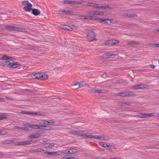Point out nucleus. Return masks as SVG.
Wrapping results in <instances>:
<instances>
[{"label": "nucleus", "mask_w": 159, "mask_h": 159, "mask_svg": "<svg viewBox=\"0 0 159 159\" xmlns=\"http://www.w3.org/2000/svg\"><path fill=\"white\" fill-rule=\"evenodd\" d=\"M87 5L89 7H91L94 8L101 9H111L113 8L114 7V6L113 5H103L101 6L98 4L93 3H89L87 4Z\"/></svg>", "instance_id": "f257e3e1"}, {"label": "nucleus", "mask_w": 159, "mask_h": 159, "mask_svg": "<svg viewBox=\"0 0 159 159\" xmlns=\"http://www.w3.org/2000/svg\"><path fill=\"white\" fill-rule=\"evenodd\" d=\"M96 35L94 32L89 31L87 34L86 39L88 41L92 42L96 40Z\"/></svg>", "instance_id": "f03ea898"}, {"label": "nucleus", "mask_w": 159, "mask_h": 159, "mask_svg": "<svg viewBox=\"0 0 159 159\" xmlns=\"http://www.w3.org/2000/svg\"><path fill=\"white\" fill-rule=\"evenodd\" d=\"M22 4L25 7L23 8L25 11L27 12H30L32 9V4L29 2L28 1H25L21 2Z\"/></svg>", "instance_id": "7ed1b4c3"}, {"label": "nucleus", "mask_w": 159, "mask_h": 159, "mask_svg": "<svg viewBox=\"0 0 159 159\" xmlns=\"http://www.w3.org/2000/svg\"><path fill=\"white\" fill-rule=\"evenodd\" d=\"M98 20L99 23L102 24H105L107 25L111 24L113 21L112 20L109 19L108 18L104 19L103 18H95L94 20Z\"/></svg>", "instance_id": "20e7f679"}, {"label": "nucleus", "mask_w": 159, "mask_h": 159, "mask_svg": "<svg viewBox=\"0 0 159 159\" xmlns=\"http://www.w3.org/2000/svg\"><path fill=\"white\" fill-rule=\"evenodd\" d=\"M60 27L62 29L64 30H66L70 31L72 29L77 28L76 26L74 25H73L72 27H70L68 25H60Z\"/></svg>", "instance_id": "39448f33"}, {"label": "nucleus", "mask_w": 159, "mask_h": 159, "mask_svg": "<svg viewBox=\"0 0 159 159\" xmlns=\"http://www.w3.org/2000/svg\"><path fill=\"white\" fill-rule=\"evenodd\" d=\"M140 42L137 41H131L129 42L126 45L129 47H134L139 45Z\"/></svg>", "instance_id": "423d86ee"}, {"label": "nucleus", "mask_w": 159, "mask_h": 159, "mask_svg": "<svg viewBox=\"0 0 159 159\" xmlns=\"http://www.w3.org/2000/svg\"><path fill=\"white\" fill-rule=\"evenodd\" d=\"M64 3L72 5H79L82 3L81 2L79 1L66 0L64 1Z\"/></svg>", "instance_id": "0eeeda50"}, {"label": "nucleus", "mask_w": 159, "mask_h": 159, "mask_svg": "<svg viewBox=\"0 0 159 159\" xmlns=\"http://www.w3.org/2000/svg\"><path fill=\"white\" fill-rule=\"evenodd\" d=\"M24 125L33 129H40V125L39 124H30L27 123H26Z\"/></svg>", "instance_id": "6e6552de"}, {"label": "nucleus", "mask_w": 159, "mask_h": 159, "mask_svg": "<svg viewBox=\"0 0 159 159\" xmlns=\"http://www.w3.org/2000/svg\"><path fill=\"white\" fill-rule=\"evenodd\" d=\"M15 60V58H14L11 57L9 56H7L5 55L3 56L1 58H0V60H7L9 61V62L10 61H14Z\"/></svg>", "instance_id": "1a4fd4ad"}, {"label": "nucleus", "mask_w": 159, "mask_h": 159, "mask_svg": "<svg viewBox=\"0 0 159 159\" xmlns=\"http://www.w3.org/2000/svg\"><path fill=\"white\" fill-rule=\"evenodd\" d=\"M21 113L23 114L28 115H41V113L39 112H33L28 111H21Z\"/></svg>", "instance_id": "9d476101"}, {"label": "nucleus", "mask_w": 159, "mask_h": 159, "mask_svg": "<svg viewBox=\"0 0 159 159\" xmlns=\"http://www.w3.org/2000/svg\"><path fill=\"white\" fill-rule=\"evenodd\" d=\"M32 140H26L24 141L16 143V144L18 145H25L29 144L31 143Z\"/></svg>", "instance_id": "9b49d317"}, {"label": "nucleus", "mask_w": 159, "mask_h": 159, "mask_svg": "<svg viewBox=\"0 0 159 159\" xmlns=\"http://www.w3.org/2000/svg\"><path fill=\"white\" fill-rule=\"evenodd\" d=\"M85 132L84 131L79 130V136H80L84 138H88L89 133Z\"/></svg>", "instance_id": "f8f14e48"}, {"label": "nucleus", "mask_w": 159, "mask_h": 159, "mask_svg": "<svg viewBox=\"0 0 159 159\" xmlns=\"http://www.w3.org/2000/svg\"><path fill=\"white\" fill-rule=\"evenodd\" d=\"M119 95L121 97H125L126 96H131L132 95V93L130 92H121L119 93Z\"/></svg>", "instance_id": "ddd939ff"}, {"label": "nucleus", "mask_w": 159, "mask_h": 159, "mask_svg": "<svg viewBox=\"0 0 159 159\" xmlns=\"http://www.w3.org/2000/svg\"><path fill=\"white\" fill-rule=\"evenodd\" d=\"M79 18L81 19H86L89 20L93 19V18L92 16L82 15L79 16Z\"/></svg>", "instance_id": "4468645a"}, {"label": "nucleus", "mask_w": 159, "mask_h": 159, "mask_svg": "<svg viewBox=\"0 0 159 159\" xmlns=\"http://www.w3.org/2000/svg\"><path fill=\"white\" fill-rule=\"evenodd\" d=\"M88 138H89L90 139H100L101 140L102 139V138L103 137H102L100 135H92L91 134H89V135Z\"/></svg>", "instance_id": "2eb2a0df"}, {"label": "nucleus", "mask_w": 159, "mask_h": 159, "mask_svg": "<svg viewBox=\"0 0 159 159\" xmlns=\"http://www.w3.org/2000/svg\"><path fill=\"white\" fill-rule=\"evenodd\" d=\"M10 67L12 68H16L19 67L21 65L17 62H11Z\"/></svg>", "instance_id": "dca6fc26"}, {"label": "nucleus", "mask_w": 159, "mask_h": 159, "mask_svg": "<svg viewBox=\"0 0 159 159\" xmlns=\"http://www.w3.org/2000/svg\"><path fill=\"white\" fill-rule=\"evenodd\" d=\"M42 124H39L40 125V129H44L45 127H46L48 126V121L46 120H42Z\"/></svg>", "instance_id": "f3484780"}, {"label": "nucleus", "mask_w": 159, "mask_h": 159, "mask_svg": "<svg viewBox=\"0 0 159 159\" xmlns=\"http://www.w3.org/2000/svg\"><path fill=\"white\" fill-rule=\"evenodd\" d=\"M117 54L115 53V54H108V53L106 54L103 55V57L104 58H112L114 57H115Z\"/></svg>", "instance_id": "a211bd4d"}, {"label": "nucleus", "mask_w": 159, "mask_h": 159, "mask_svg": "<svg viewBox=\"0 0 159 159\" xmlns=\"http://www.w3.org/2000/svg\"><path fill=\"white\" fill-rule=\"evenodd\" d=\"M144 85L143 84L136 85L132 86L131 88L132 89H142L144 87Z\"/></svg>", "instance_id": "6ab92c4d"}, {"label": "nucleus", "mask_w": 159, "mask_h": 159, "mask_svg": "<svg viewBox=\"0 0 159 159\" xmlns=\"http://www.w3.org/2000/svg\"><path fill=\"white\" fill-rule=\"evenodd\" d=\"M6 28L9 30L16 31L17 27L13 26L10 25H7L5 26Z\"/></svg>", "instance_id": "aec40b11"}, {"label": "nucleus", "mask_w": 159, "mask_h": 159, "mask_svg": "<svg viewBox=\"0 0 159 159\" xmlns=\"http://www.w3.org/2000/svg\"><path fill=\"white\" fill-rule=\"evenodd\" d=\"M90 91L91 92H92L94 93H103V92H104V90H102L96 89H90Z\"/></svg>", "instance_id": "412c9836"}, {"label": "nucleus", "mask_w": 159, "mask_h": 159, "mask_svg": "<svg viewBox=\"0 0 159 159\" xmlns=\"http://www.w3.org/2000/svg\"><path fill=\"white\" fill-rule=\"evenodd\" d=\"M11 62L7 60L3 61L1 62V65L3 67H7L10 66Z\"/></svg>", "instance_id": "4be33fe9"}, {"label": "nucleus", "mask_w": 159, "mask_h": 159, "mask_svg": "<svg viewBox=\"0 0 159 159\" xmlns=\"http://www.w3.org/2000/svg\"><path fill=\"white\" fill-rule=\"evenodd\" d=\"M59 13L61 14H72L73 12L72 11H60Z\"/></svg>", "instance_id": "5701e85b"}, {"label": "nucleus", "mask_w": 159, "mask_h": 159, "mask_svg": "<svg viewBox=\"0 0 159 159\" xmlns=\"http://www.w3.org/2000/svg\"><path fill=\"white\" fill-rule=\"evenodd\" d=\"M42 73L38 72L33 74L32 77L34 79H40L41 77Z\"/></svg>", "instance_id": "b1692460"}, {"label": "nucleus", "mask_w": 159, "mask_h": 159, "mask_svg": "<svg viewBox=\"0 0 159 159\" xmlns=\"http://www.w3.org/2000/svg\"><path fill=\"white\" fill-rule=\"evenodd\" d=\"M32 13L35 16H37L40 13V11L37 9H32Z\"/></svg>", "instance_id": "393cba45"}, {"label": "nucleus", "mask_w": 159, "mask_h": 159, "mask_svg": "<svg viewBox=\"0 0 159 159\" xmlns=\"http://www.w3.org/2000/svg\"><path fill=\"white\" fill-rule=\"evenodd\" d=\"M40 137V135L38 134H32L29 136L30 139L37 138Z\"/></svg>", "instance_id": "a878e982"}, {"label": "nucleus", "mask_w": 159, "mask_h": 159, "mask_svg": "<svg viewBox=\"0 0 159 159\" xmlns=\"http://www.w3.org/2000/svg\"><path fill=\"white\" fill-rule=\"evenodd\" d=\"M73 43L71 44H69L68 45H67V47H69L68 49H78V47L74 46V45L73 44Z\"/></svg>", "instance_id": "bb28decb"}, {"label": "nucleus", "mask_w": 159, "mask_h": 159, "mask_svg": "<svg viewBox=\"0 0 159 159\" xmlns=\"http://www.w3.org/2000/svg\"><path fill=\"white\" fill-rule=\"evenodd\" d=\"M69 134H72L75 136H79V131H71L69 132Z\"/></svg>", "instance_id": "cd10ccee"}, {"label": "nucleus", "mask_w": 159, "mask_h": 159, "mask_svg": "<svg viewBox=\"0 0 159 159\" xmlns=\"http://www.w3.org/2000/svg\"><path fill=\"white\" fill-rule=\"evenodd\" d=\"M41 77L40 80H47L48 78V75L44 73H42Z\"/></svg>", "instance_id": "c85d7f7f"}, {"label": "nucleus", "mask_w": 159, "mask_h": 159, "mask_svg": "<svg viewBox=\"0 0 159 159\" xmlns=\"http://www.w3.org/2000/svg\"><path fill=\"white\" fill-rule=\"evenodd\" d=\"M44 151V150L41 149V148H38L36 149H33L32 151L34 152H43Z\"/></svg>", "instance_id": "c756f323"}, {"label": "nucleus", "mask_w": 159, "mask_h": 159, "mask_svg": "<svg viewBox=\"0 0 159 159\" xmlns=\"http://www.w3.org/2000/svg\"><path fill=\"white\" fill-rule=\"evenodd\" d=\"M75 86H77V87H76V89H79L80 88H82L84 86V85L80 84V82H77L75 84Z\"/></svg>", "instance_id": "7c9ffc66"}, {"label": "nucleus", "mask_w": 159, "mask_h": 159, "mask_svg": "<svg viewBox=\"0 0 159 159\" xmlns=\"http://www.w3.org/2000/svg\"><path fill=\"white\" fill-rule=\"evenodd\" d=\"M16 31L25 33H26L27 32V31L25 29L18 27H17L16 30Z\"/></svg>", "instance_id": "2f4dec72"}, {"label": "nucleus", "mask_w": 159, "mask_h": 159, "mask_svg": "<svg viewBox=\"0 0 159 159\" xmlns=\"http://www.w3.org/2000/svg\"><path fill=\"white\" fill-rule=\"evenodd\" d=\"M61 155V151H58L57 152H52V155L53 156H57Z\"/></svg>", "instance_id": "473e14b6"}, {"label": "nucleus", "mask_w": 159, "mask_h": 159, "mask_svg": "<svg viewBox=\"0 0 159 159\" xmlns=\"http://www.w3.org/2000/svg\"><path fill=\"white\" fill-rule=\"evenodd\" d=\"M69 150L68 149L63 150L62 151H61V154H67L68 153H69Z\"/></svg>", "instance_id": "72a5a7b5"}, {"label": "nucleus", "mask_w": 159, "mask_h": 159, "mask_svg": "<svg viewBox=\"0 0 159 159\" xmlns=\"http://www.w3.org/2000/svg\"><path fill=\"white\" fill-rule=\"evenodd\" d=\"M120 41L116 39L111 40V45L117 44L119 43Z\"/></svg>", "instance_id": "f704fd0d"}, {"label": "nucleus", "mask_w": 159, "mask_h": 159, "mask_svg": "<svg viewBox=\"0 0 159 159\" xmlns=\"http://www.w3.org/2000/svg\"><path fill=\"white\" fill-rule=\"evenodd\" d=\"M125 16L127 17H134L135 16H136L137 15H136L135 14H126L125 15Z\"/></svg>", "instance_id": "c9c22d12"}, {"label": "nucleus", "mask_w": 159, "mask_h": 159, "mask_svg": "<svg viewBox=\"0 0 159 159\" xmlns=\"http://www.w3.org/2000/svg\"><path fill=\"white\" fill-rule=\"evenodd\" d=\"M70 154H73L77 152V151L76 149L75 148H70L69 150Z\"/></svg>", "instance_id": "e433bc0d"}, {"label": "nucleus", "mask_w": 159, "mask_h": 159, "mask_svg": "<svg viewBox=\"0 0 159 159\" xmlns=\"http://www.w3.org/2000/svg\"><path fill=\"white\" fill-rule=\"evenodd\" d=\"M103 43L106 45H111V40L105 41Z\"/></svg>", "instance_id": "4c0bfd02"}, {"label": "nucleus", "mask_w": 159, "mask_h": 159, "mask_svg": "<svg viewBox=\"0 0 159 159\" xmlns=\"http://www.w3.org/2000/svg\"><path fill=\"white\" fill-rule=\"evenodd\" d=\"M14 141L12 140L11 139H8L7 140H6L4 141V143L5 144H9L11 143H13Z\"/></svg>", "instance_id": "58836bf2"}, {"label": "nucleus", "mask_w": 159, "mask_h": 159, "mask_svg": "<svg viewBox=\"0 0 159 159\" xmlns=\"http://www.w3.org/2000/svg\"><path fill=\"white\" fill-rule=\"evenodd\" d=\"M126 82V80H123L122 79H120L119 80H117L116 81V82L117 83H123Z\"/></svg>", "instance_id": "ea45409f"}, {"label": "nucleus", "mask_w": 159, "mask_h": 159, "mask_svg": "<svg viewBox=\"0 0 159 159\" xmlns=\"http://www.w3.org/2000/svg\"><path fill=\"white\" fill-rule=\"evenodd\" d=\"M148 46L150 47H156V43H150L148 44Z\"/></svg>", "instance_id": "a19ab883"}, {"label": "nucleus", "mask_w": 159, "mask_h": 159, "mask_svg": "<svg viewBox=\"0 0 159 159\" xmlns=\"http://www.w3.org/2000/svg\"><path fill=\"white\" fill-rule=\"evenodd\" d=\"M99 144L102 147H106V146H107V144L104 142H100L99 143Z\"/></svg>", "instance_id": "79ce46f5"}, {"label": "nucleus", "mask_w": 159, "mask_h": 159, "mask_svg": "<svg viewBox=\"0 0 159 159\" xmlns=\"http://www.w3.org/2000/svg\"><path fill=\"white\" fill-rule=\"evenodd\" d=\"M6 116L4 114L0 115V120L5 119L6 118Z\"/></svg>", "instance_id": "37998d69"}, {"label": "nucleus", "mask_w": 159, "mask_h": 159, "mask_svg": "<svg viewBox=\"0 0 159 159\" xmlns=\"http://www.w3.org/2000/svg\"><path fill=\"white\" fill-rule=\"evenodd\" d=\"M53 124H54V121L52 120H50L49 121H48L47 124L48 125H52Z\"/></svg>", "instance_id": "c03bdc74"}, {"label": "nucleus", "mask_w": 159, "mask_h": 159, "mask_svg": "<svg viewBox=\"0 0 159 159\" xmlns=\"http://www.w3.org/2000/svg\"><path fill=\"white\" fill-rule=\"evenodd\" d=\"M115 148L113 146H110V148L108 149V150H110L111 151H113L115 150Z\"/></svg>", "instance_id": "a18cd8bd"}, {"label": "nucleus", "mask_w": 159, "mask_h": 159, "mask_svg": "<svg viewBox=\"0 0 159 159\" xmlns=\"http://www.w3.org/2000/svg\"><path fill=\"white\" fill-rule=\"evenodd\" d=\"M148 115L147 113H142L141 114V117H145V118H147L148 117Z\"/></svg>", "instance_id": "49530a36"}, {"label": "nucleus", "mask_w": 159, "mask_h": 159, "mask_svg": "<svg viewBox=\"0 0 159 159\" xmlns=\"http://www.w3.org/2000/svg\"><path fill=\"white\" fill-rule=\"evenodd\" d=\"M94 11L90 10L88 12V14L91 15H94Z\"/></svg>", "instance_id": "de8ad7c7"}, {"label": "nucleus", "mask_w": 159, "mask_h": 159, "mask_svg": "<svg viewBox=\"0 0 159 159\" xmlns=\"http://www.w3.org/2000/svg\"><path fill=\"white\" fill-rule=\"evenodd\" d=\"M54 124H53V125H56V126L60 124L61 123V122L60 121H56L55 122H54Z\"/></svg>", "instance_id": "09e8293b"}, {"label": "nucleus", "mask_w": 159, "mask_h": 159, "mask_svg": "<svg viewBox=\"0 0 159 159\" xmlns=\"http://www.w3.org/2000/svg\"><path fill=\"white\" fill-rule=\"evenodd\" d=\"M102 137H103L102 138V140H103L105 141H107L109 139V138L107 137H104V136H102Z\"/></svg>", "instance_id": "8fccbe9b"}, {"label": "nucleus", "mask_w": 159, "mask_h": 159, "mask_svg": "<svg viewBox=\"0 0 159 159\" xmlns=\"http://www.w3.org/2000/svg\"><path fill=\"white\" fill-rule=\"evenodd\" d=\"M21 129H22L25 131H28L29 130V129L26 127H21Z\"/></svg>", "instance_id": "3c124183"}, {"label": "nucleus", "mask_w": 159, "mask_h": 159, "mask_svg": "<svg viewBox=\"0 0 159 159\" xmlns=\"http://www.w3.org/2000/svg\"><path fill=\"white\" fill-rule=\"evenodd\" d=\"M54 145V143H49L48 144V147L50 148H51L52 147H53Z\"/></svg>", "instance_id": "603ef678"}, {"label": "nucleus", "mask_w": 159, "mask_h": 159, "mask_svg": "<svg viewBox=\"0 0 159 159\" xmlns=\"http://www.w3.org/2000/svg\"><path fill=\"white\" fill-rule=\"evenodd\" d=\"M148 117H153L154 116V113L148 114Z\"/></svg>", "instance_id": "864d4df0"}, {"label": "nucleus", "mask_w": 159, "mask_h": 159, "mask_svg": "<svg viewBox=\"0 0 159 159\" xmlns=\"http://www.w3.org/2000/svg\"><path fill=\"white\" fill-rule=\"evenodd\" d=\"M98 11H94V15L97 16L98 15Z\"/></svg>", "instance_id": "5fc2aeb1"}, {"label": "nucleus", "mask_w": 159, "mask_h": 159, "mask_svg": "<svg viewBox=\"0 0 159 159\" xmlns=\"http://www.w3.org/2000/svg\"><path fill=\"white\" fill-rule=\"evenodd\" d=\"M0 135H5L6 134V132L4 131H0Z\"/></svg>", "instance_id": "6e6d98bb"}, {"label": "nucleus", "mask_w": 159, "mask_h": 159, "mask_svg": "<svg viewBox=\"0 0 159 159\" xmlns=\"http://www.w3.org/2000/svg\"><path fill=\"white\" fill-rule=\"evenodd\" d=\"M21 127L17 126H14L13 128L15 129H21Z\"/></svg>", "instance_id": "4d7b16f0"}, {"label": "nucleus", "mask_w": 159, "mask_h": 159, "mask_svg": "<svg viewBox=\"0 0 159 159\" xmlns=\"http://www.w3.org/2000/svg\"><path fill=\"white\" fill-rule=\"evenodd\" d=\"M5 98L7 99H10V100H14V99L12 98L11 97H8V96L5 97Z\"/></svg>", "instance_id": "13d9d810"}, {"label": "nucleus", "mask_w": 159, "mask_h": 159, "mask_svg": "<svg viewBox=\"0 0 159 159\" xmlns=\"http://www.w3.org/2000/svg\"><path fill=\"white\" fill-rule=\"evenodd\" d=\"M78 157L76 156V157H70L69 159H78Z\"/></svg>", "instance_id": "bf43d9fd"}, {"label": "nucleus", "mask_w": 159, "mask_h": 159, "mask_svg": "<svg viewBox=\"0 0 159 159\" xmlns=\"http://www.w3.org/2000/svg\"><path fill=\"white\" fill-rule=\"evenodd\" d=\"M46 154H47L48 155H52V152H46Z\"/></svg>", "instance_id": "052dcab7"}, {"label": "nucleus", "mask_w": 159, "mask_h": 159, "mask_svg": "<svg viewBox=\"0 0 159 159\" xmlns=\"http://www.w3.org/2000/svg\"><path fill=\"white\" fill-rule=\"evenodd\" d=\"M105 148L106 150H108V149L110 148V146L107 144V146H106V147H105Z\"/></svg>", "instance_id": "680f3d73"}, {"label": "nucleus", "mask_w": 159, "mask_h": 159, "mask_svg": "<svg viewBox=\"0 0 159 159\" xmlns=\"http://www.w3.org/2000/svg\"><path fill=\"white\" fill-rule=\"evenodd\" d=\"M153 31L154 32H159V29H155L153 30Z\"/></svg>", "instance_id": "e2e57ef3"}, {"label": "nucleus", "mask_w": 159, "mask_h": 159, "mask_svg": "<svg viewBox=\"0 0 159 159\" xmlns=\"http://www.w3.org/2000/svg\"><path fill=\"white\" fill-rule=\"evenodd\" d=\"M102 11H98V15L102 16Z\"/></svg>", "instance_id": "0e129e2a"}, {"label": "nucleus", "mask_w": 159, "mask_h": 159, "mask_svg": "<svg viewBox=\"0 0 159 159\" xmlns=\"http://www.w3.org/2000/svg\"><path fill=\"white\" fill-rule=\"evenodd\" d=\"M63 159H69V157H67V156H64L63 157Z\"/></svg>", "instance_id": "69168bd1"}, {"label": "nucleus", "mask_w": 159, "mask_h": 159, "mask_svg": "<svg viewBox=\"0 0 159 159\" xmlns=\"http://www.w3.org/2000/svg\"><path fill=\"white\" fill-rule=\"evenodd\" d=\"M28 68V67L26 66H24L23 67V69H24L26 70Z\"/></svg>", "instance_id": "338daca9"}, {"label": "nucleus", "mask_w": 159, "mask_h": 159, "mask_svg": "<svg viewBox=\"0 0 159 159\" xmlns=\"http://www.w3.org/2000/svg\"><path fill=\"white\" fill-rule=\"evenodd\" d=\"M150 66L152 68H154L155 67V66L153 65H151Z\"/></svg>", "instance_id": "774afa93"}]
</instances>
